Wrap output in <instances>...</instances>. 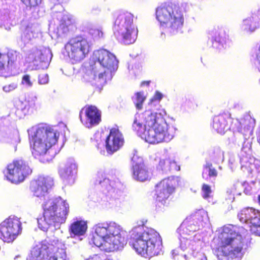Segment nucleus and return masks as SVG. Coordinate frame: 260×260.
I'll return each mask as SVG.
<instances>
[{
	"mask_svg": "<svg viewBox=\"0 0 260 260\" xmlns=\"http://www.w3.org/2000/svg\"><path fill=\"white\" fill-rule=\"evenodd\" d=\"M162 98L163 94L156 91L146 111L136 114L132 124L133 131L150 144L169 142L175 136V127L168 124L164 118L166 112L159 109Z\"/></svg>",
	"mask_w": 260,
	"mask_h": 260,
	"instance_id": "obj_1",
	"label": "nucleus"
},
{
	"mask_svg": "<svg viewBox=\"0 0 260 260\" xmlns=\"http://www.w3.org/2000/svg\"><path fill=\"white\" fill-rule=\"evenodd\" d=\"M118 67V61L114 54L104 49L95 50L89 66L84 70L83 79L92 86L102 87L112 79Z\"/></svg>",
	"mask_w": 260,
	"mask_h": 260,
	"instance_id": "obj_2",
	"label": "nucleus"
},
{
	"mask_svg": "<svg viewBox=\"0 0 260 260\" xmlns=\"http://www.w3.org/2000/svg\"><path fill=\"white\" fill-rule=\"evenodd\" d=\"M27 132L32 154L41 162H49L59 152L55 149L59 134L53 127L40 124L28 129Z\"/></svg>",
	"mask_w": 260,
	"mask_h": 260,
	"instance_id": "obj_3",
	"label": "nucleus"
},
{
	"mask_svg": "<svg viewBox=\"0 0 260 260\" xmlns=\"http://www.w3.org/2000/svg\"><path fill=\"white\" fill-rule=\"evenodd\" d=\"M94 234L91 241L96 246H104L108 251L121 249L127 243V233L114 221H106L95 224Z\"/></svg>",
	"mask_w": 260,
	"mask_h": 260,
	"instance_id": "obj_4",
	"label": "nucleus"
},
{
	"mask_svg": "<svg viewBox=\"0 0 260 260\" xmlns=\"http://www.w3.org/2000/svg\"><path fill=\"white\" fill-rule=\"evenodd\" d=\"M129 244L135 251L145 257H151L162 252V240L155 230L144 226H138L130 232Z\"/></svg>",
	"mask_w": 260,
	"mask_h": 260,
	"instance_id": "obj_5",
	"label": "nucleus"
},
{
	"mask_svg": "<svg viewBox=\"0 0 260 260\" xmlns=\"http://www.w3.org/2000/svg\"><path fill=\"white\" fill-rule=\"evenodd\" d=\"M220 246L213 249L219 260H240L243 256V242L241 235L232 225L224 226L218 236Z\"/></svg>",
	"mask_w": 260,
	"mask_h": 260,
	"instance_id": "obj_6",
	"label": "nucleus"
},
{
	"mask_svg": "<svg viewBox=\"0 0 260 260\" xmlns=\"http://www.w3.org/2000/svg\"><path fill=\"white\" fill-rule=\"evenodd\" d=\"M156 17L160 23L162 39L181 31L184 22V11L178 5L172 3L161 5L156 10Z\"/></svg>",
	"mask_w": 260,
	"mask_h": 260,
	"instance_id": "obj_7",
	"label": "nucleus"
},
{
	"mask_svg": "<svg viewBox=\"0 0 260 260\" xmlns=\"http://www.w3.org/2000/svg\"><path fill=\"white\" fill-rule=\"evenodd\" d=\"M43 217L38 219L39 228L45 232L54 231L65 222L69 211V205L65 200L58 197L49 199L43 205Z\"/></svg>",
	"mask_w": 260,
	"mask_h": 260,
	"instance_id": "obj_8",
	"label": "nucleus"
},
{
	"mask_svg": "<svg viewBox=\"0 0 260 260\" xmlns=\"http://www.w3.org/2000/svg\"><path fill=\"white\" fill-rule=\"evenodd\" d=\"M108 173L98 172L95 184L101 188L103 194L106 196L103 205L107 209L118 210L121 206L120 197L122 191L120 189L121 183L118 180L113 178V173H115V170H111Z\"/></svg>",
	"mask_w": 260,
	"mask_h": 260,
	"instance_id": "obj_9",
	"label": "nucleus"
},
{
	"mask_svg": "<svg viewBox=\"0 0 260 260\" xmlns=\"http://www.w3.org/2000/svg\"><path fill=\"white\" fill-rule=\"evenodd\" d=\"M133 14L128 12L120 13L113 26V32L117 40L122 44L134 43L137 38L138 30L133 23Z\"/></svg>",
	"mask_w": 260,
	"mask_h": 260,
	"instance_id": "obj_10",
	"label": "nucleus"
},
{
	"mask_svg": "<svg viewBox=\"0 0 260 260\" xmlns=\"http://www.w3.org/2000/svg\"><path fill=\"white\" fill-rule=\"evenodd\" d=\"M63 54L68 56L73 63L81 61L91 51V44L87 39L78 36L70 39L64 46Z\"/></svg>",
	"mask_w": 260,
	"mask_h": 260,
	"instance_id": "obj_11",
	"label": "nucleus"
},
{
	"mask_svg": "<svg viewBox=\"0 0 260 260\" xmlns=\"http://www.w3.org/2000/svg\"><path fill=\"white\" fill-rule=\"evenodd\" d=\"M23 51L26 62L32 63L37 69H47L53 56L50 49L43 46H26Z\"/></svg>",
	"mask_w": 260,
	"mask_h": 260,
	"instance_id": "obj_12",
	"label": "nucleus"
},
{
	"mask_svg": "<svg viewBox=\"0 0 260 260\" xmlns=\"http://www.w3.org/2000/svg\"><path fill=\"white\" fill-rule=\"evenodd\" d=\"M209 218L207 211L199 210L187 217L177 229V233L181 234H190L208 226Z\"/></svg>",
	"mask_w": 260,
	"mask_h": 260,
	"instance_id": "obj_13",
	"label": "nucleus"
},
{
	"mask_svg": "<svg viewBox=\"0 0 260 260\" xmlns=\"http://www.w3.org/2000/svg\"><path fill=\"white\" fill-rule=\"evenodd\" d=\"M31 172L28 163L22 159L14 160L3 172L7 180L15 184L22 182Z\"/></svg>",
	"mask_w": 260,
	"mask_h": 260,
	"instance_id": "obj_14",
	"label": "nucleus"
},
{
	"mask_svg": "<svg viewBox=\"0 0 260 260\" xmlns=\"http://www.w3.org/2000/svg\"><path fill=\"white\" fill-rule=\"evenodd\" d=\"M21 231V222L15 216H11L0 224V238L5 242H13Z\"/></svg>",
	"mask_w": 260,
	"mask_h": 260,
	"instance_id": "obj_15",
	"label": "nucleus"
},
{
	"mask_svg": "<svg viewBox=\"0 0 260 260\" xmlns=\"http://www.w3.org/2000/svg\"><path fill=\"white\" fill-rule=\"evenodd\" d=\"M178 178L175 176L164 179L155 186V200L158 204L165 205L175 191Z\"/></svg>",
	"mask_w": 260,
	"mask_h": 260,
	"instance_id": "obj_16",
	"label": "nucleus"
},
{
	"mask_svg": "<svg viewBox=\"0 0 260 260\" xmlns=\"http://www.w3.org/2000/svg\"><path fill=\"white\" fill-rule=\"evenodd\" d=\"M208 37V45L219 51L229 47L231 44L229 35L222 27L216 26L209 29Z\"/></svg>",
	"mask_w": 260,
	"mask_h": 260,
	"instance_id": "obj_17",
	"label": "nucleus"
},
{
	"mask_svg": "<svg viewBox=\"0 0 260 260\" xmlns=\"http://www.w3.org/2000/svg\"><path fill=\"white\" fill-rule=\"evenodd\" d=\"M240 221L247 224L251 232L260 236V211L252 208L242 209L238 214Z\"/></svg>",
	"mask_w": 260,
	"mask_h": 260,
	"instance_id": "obj_18",
	"label": "nucleus"
},
{
	"mask_svg": "<svg viewBox=\"0 0 260 260\" xmlns=\"http://www.w3.org/2000/svg\"><path fill=\"white\" fill-rule=\"evenodd\" d=\"M239 122L241 127L238 132L234 134L237 141H246L248 139L252 140V134L255 125V119L252 116L250 113H246Z\"/></svg>",
	"mask_w": 260,
	"mask_h": 260,
	"instance_id": "obj_19",
	"label": "nucleus"
},
{
	"mask_svg": "<svg viewBox=\"0 0 260 260\" xmlns=\"http://www.w3.org/2000/svg\"><path fill=\"white\" fill-rule=\"evenodd\" d=\"M19 54L13 50L0 51V76L8 77L12 74Z\"/></svg>",
	"mask_w": 260,
	"mask_h": 260,
	"instance_id": "obj_20",
	"label": "nucleus"
},
{
	"mask_svg": "<svg viewBox=\"0 0 260 260\" xmlns=\"http://www.w3.org/2000/svg\"><path fill=\"white\" fill-rule=\"evenodd\" d=\"M81 123L86 127L91 128L99 124L101 121L100 111L94 106H86L83 108L79 113Z\"/></svg>",
	"mask_w": 260,
	"mask_h": 260,
	"instance_id": "obj_21",
	"label": "nucleus"
},
{
	"mask_svg": "<svg viewBox=\"0 0 260 260\" xmlns=\"http://www.w3.org/2000/svg\"><path fill=\"white\" fill-rule=\"evenodd\" d=\"M53 185V180L51 177L40 176L31 182L30 189L34 196L40 199L45 198Z\"/></svg>",
	"mask_w": 260,
	"mask_h": 260,
	"instance_id": "obj_22",
	"label": "nucleus"
},
{
	"mask_svg": "<svg viewBox=\"0 0 260 260\" xmlns=\"http://www.w3.org/2000/svg\"><path fill=\"white\" fill-rule=\"evenodd\" d=\"M124 143V138L117 128H112L105 141V146L108 154H113L120 149Z\"/></svg>",
	"mask_w": 260,
	"mask_h": 260,
	"instance_id": "obj_23",
	"label": "nucleus"
},
{
	"mask_svg": "<svg viewBox=\"0 0 260 260\" xmlns=\"http://www.w3.org/2000/svg\"><path fill=\"white\" fill-rule=\"evenodd\" d=\"M132 165L134 179L143 182L150 178V173L145 166L143 158L137 154H134L132 158Z\"/></svg>",
	"mask_w": 260,
	"mask_h": 260,
	"instance_id": "obj_24",
	"label": "nucleus"
},
{
	"mask_svg": "<svg viewBox=\"0 0 260 260\" xmlns=\"http://www.w3.org/2000/svg\"><path fill=\"white\" fill-rule=\"evenodd\" d=\"M77 165L74 158H69L67 159L64 167L59 170V176L64 184L67 185L74 184L77 173Z\"/></svg>",
	"mask_w": 260,
	"mask_h": 260,
	"instance_id": "obj_25",
	"label": "nucleus"
},
{
	"mask_svg": "<svg viewBox=\"0 0 260 260\" xmlns=\"http://www.w3.org/2000/svg\"><path fill=\"white\" fill-rule=\"evenodd\" d=\"M54 7L53 8V17L56 19L60 23L58 27V32L65 34L69 31L68 25L71 23L70 17L67 12L64 9L61 3H54Z\"/></svg>",
	"mask_w": 260,
	"mask_h": 260,
	"instance_id": "obj_26",
	"label": "nucleus"
},
{
	"mask_svg": "<svg viewBox=\"0 0 260 260\" xmlns=\"http://www.w3.org/2000/svg\"><path fill=\"white\" fill-rule=\"evenodd\" d=\"M232 122L230 113L224 111L213 117L211 125L217 133L223 135L230 129Z\"/></svg>",
	"mask_w": 260,
	"mask_h": 260,
	"instance_id": "obj_27",
	"label": "nucleus"
},
{
	"mask_svg": "<svg viewBox=\"0 0 260 260\" xmlns=\"http://www.w3.org/2000/svg\"><path fill=\"white\" fill-rule=\"evenodd\" d=\"M239 145L242 144V148L240 153L238 154V159L239 164L241 165L242 169H245L248 171L249 167H251L250 161L252 158L254 157L251 156V144L252 141L250 139H248L246 141H236Z\"/></svg>",
	"mask_w": 260,
	"mask_h": 260,
	"instance_id": "obj_28",
	"label": "nucleus"
},
{
	"mask_svg": "<svg viewBox=\"0 0 260 260\" xmlns=\"http://www.w3.org/2000/svg\"><path fill=\"white\" fill-rule=\"evenodd\" d=\"M87 229V225L85 221L76 220L74 221L69 228L70 238H68V240H72V242L74 243H76L74 239L77 240L79 241H81Z\"/></svg>",
	"mask_w": 260,
	"mask_h": 260,
	"instance_id": "obj_29",
	"label": "nucleus"
},
{
	"mask_svg": "<svg viewBox=\"0 0 260 260\" xmlns=\"http://www.w3.org/2000/svg\"><path fill=\"white\" fill-rule=\"evenodd\" d=\"M260 26V10L244 19L241 24V29L246 33H251Z\"/></svg>",
	"mask_w": 260,
	"mask_h": 260,
	"instance_id": "obj_30",
	"label": "nucleus"
},
{
	"mask_svg": "<svg viewBox=\"0 0 260 260\" xmlns=\"http://www.w3.org/2000/svg\"><path fill=\"white\" fill-rule=\"evenodd\" d=\"M35 107V100L32 99L31 101L25 100L22 101L19 100L16 102L15 114L19 118H21L26 115L30 114L33 112V110Z\"/></svg>",
	"mask_w": 260,
	"mask_h": 260,
	"instance_id": "obj_31",
	"label": "nucleus"
},
{
	"mask_svg": "<svg viewBox=\"0 0 260 260\" xmlns=\"http://www.w3.org/2000/svg\"><path fill=\"white\" fill-rule=\"evenodd\" d=\"M180 166L177 165L173 156L165 159H161L157 167L158 170H161L163 173H168L171 171H179Z\"/></svg>",
	"mask_w": 260,
	"mask_h": 260,
	"instance_id": "obj_32",
	"label": "nucleus"
},
{
	"mask_svg": "<svg viewBox=\"0 0 260 260\" xmlns=\"http://www.w3.org/2000/svg\"><path fill=\"white\" fill-rule=\"evenodd\" d=\"M82 31L87 32L94 40H98L103 37L104 34L101 28H94L93 23L89 21H84L80 26Z\"/></svg>",
	"mask_w": 260,
	"mask_h": 260,
	"instance_id": "obj_33",
	"label": "nucleus"
},
{
	"mask_svg": "<svg viewBox=\"0 0 260 260\" xmlns=\"http://www.w3.org/2000/svg\"><path fill=\"white\" fill-rule=\"evenodd\" d=\"M57 248V250L54 252L53 255L50 256L47 260H69L67 257L65 245L61 242L56 244V246ZM26 260H39L37 258L29 256Z\"/></svg>",
	"mask_w": 260,
	"mask_h": 260,
	"instance_id": "obj_34",
	"label": "nucleus"
},
{
	"mask_svg": "<svg viewBox=\"0 0 260 260\" xmlns=\"http://www.w3.org/2000/svg\"><path fill=\"white\" fill-rule=\"evenodd\" d=\"M27 7H29L32 10V16L35 18H37L43 16L45 11L41 8L40 5L42 0H21Z\"/></svg>",
	"mask_w": 260,
	"mask_h": 260,
	"instance_id": "obj_35",
	"label": "nucleus"
},
{
	"mask_svg": "<svg viewBox=\"0 0 260 260\" xmlns=\"http://www.w3.org/2000/svg\"><path fill=\"white\" fill-rule=\"evenodd\" d=\"M217 176V171L213 167L211 162L207 160L204 165L202 171L203 179L214 183Z\"/></svg>",
	"mask_w": 260,
	"mask_h": 260,
	"instance_id": "obj_36",
	"label": "nucleus"
},
{
	"mask_svg": "<svg viewBox=\"0 0 260 260\" xmlns=\"http://www.w3.org/2000/svg\"><path fill=\"white\" fill-rule=\"evenodd\" d=\"M179 241H180V248L183 251H185L186 250H189L193 251L196 249V247L193 245V243H195L194 240L190 239V237H188L190 234H183L181 235V234H179Z\"/></svg>",
	"mask_w": 260,
	"mask_h": 260,
	"instance_id": "obj_37",
	"label": "nucleus"
},
{
	"mask_svg": "<svg viewBox=\"0 0 260 260\" xmlns=\"http://www.w3.org/2000/svg\"><path fill=\"white\" fill-rule=\"evenodd\" d=\"M209 161L219 164L224 160L223 151L219 147H214L209 153Z\"/></svg>",
	"mask_w": 260,
	"mask_h": 260,
	"instance_id": "obj_38",
	"label": "nucleus"
},
{
	"mask_svg": "<svg viewBox=\"0 0 260 260\" xmlns=\"http://www.w3.org/2000/svg\"><path fill=\"white\" fill-rule=\"evenodd\" d=\"M11 15L6 9H0V27H4L6 30L10 29Z\"/></svg>",
	"mask_w": 260,
	"mask_h": 260,
	"instance_id": "obj_39",
	"label": "nucleus"
},
{
	"mask_svg": "<svg viewBox=\"0 0 260 260\" xmlns=\"http://www.w3.org/2000/svg\"><path fill=\"white\" fill-rule=\"evenodd\" d=\"M35 40L32 31L29 28H26L21 36V41L24 44V47L33 46Z\"/></svg>",
	"mask_w": 260,
	"mask_h": 260,
	"instance_id": "obj_40",
	"label": "nucleus"
},
{
	"mask_svg": "<svg viewBox=\"0 0 260 260\" xmlns=\"http://www.w3.org/2000/svg\"><path fill=\"white\" fill-rule=\"evenodd\" d=\"M146 99V96L143 91L136 92L132 97V100L137 109L141 110L143 104Z\"/></svg>",
	"mask_w": 260,
	"mask_h": 260,
	"instance_id": "obj_41",
	"label": "nucleus"
},
{
	"mask_svg": "<svg viewBox=\"0 0 260 260\" xmlns=\"http://www.w3.org/2000/svg\"><path fill=\"white\" fill-rule=\"evenodd\" d=\"M250 161L251 162V164L250 165L251 167H249L248 171L252 172L253 171L254 169H255L258 173V179L260 181V160L255 157H253L251 159Z\"/></svg>",
	"mask_w": 260,
	"mask_h": 260,
	"instance_id": "obj_42",
	"label": "nucleus"
},
{
	"mask_svg": "<svg viewBox=\"0 0 260 260\" xmlns=\"http://www.w3.org/2000/svg\"><path fill=\"white\" fill-rule=\"evenodd\" d=\"M18 85L17 81L9 82L3 87V90L6 93H9L16 89L18 88Z\"/></svg>",
	"mask_w": 260,
	"mask_h": 260,
	"instance_id": "obj_43",
	"label": "nucleus"
},
{
	"mask_svg": "<svg viewBox=\"0 0 260 260\" xmlns=\"http://www.w3.org/2000/svg\"><path fill=\"white\" fill-rule=\"evenodd\" d=\"M239 164L238 154H232L230 155L229 159V165L231 169L233 171L234 169Z\"/></svg>",
	"mask_w": 260,
	"mask_h": 260,
	"instance_id": "obj_44",
	"label": "nucleus"
},
{
	"mask_svg": "<svg viewBox=\"0 0 260 260\" xmlns=\"http://www.w3.org/2000/svg\"><path fill=\"white\" fill-rule=\"evenodd\" d=\"M21 84L27 88L32 87L33 81L31 76L28 74H24L22 78Z\"/></svg>",
	"mask_w": 260,
	"mask_h": 260,
	"instance_id": "obj_45",
	"label": "nucleus"
},
{
	"mask_svg": "<svg viewBox=\"0 0 260 260\" xmlns=\"http://www.w3.org/2000/svg\"><path fill=\"white\" fill-rule=\"evenodd\" d=\"M211 189L210 186L204 184L202 186V196L204 199H207L210 198Z\"/></svg>",
	"mask_w": 260,
	"mask_h": 260,
	"instance_id": "obj_46",
	"label": "nucleus"
},
{
	"mask_svg": "<svg viewBox=\"0 0 260 260\" xmlns=\"http://www.w3.org/2000/svg\"><path fill=\"white\" fill-rule=\"evenodd\" d=\"M255 63L257 64L258 71L260 72V42L257 45V49L255 51ZM259 81L260 83V78Z\"/></svg>",
	"mask_w": 260,
	"mask_h": 260,
	"instance_id": "obj_47",
	"label": "nucleus"
},
{
	"mask_svg": "<svg viewBox=\"0 0 260 260\" xmlns=\"http://www.w3.org/2000/svg\"><path fill=\"white\" fill-rule=\"evenodd\" d=\"M242 186V184H240V183H237L236 184H234V188L232 189H228L227 190V191H226V193L229 195V196H231V197H229V199L230 200H232V201H234V197H233V196H234L236 193H237V194L238 195H240L241 194V193H237L236 192V187L237 186Z\"/></svg>",
	"mask_w": 260,
	"mask_h": 260,
	"instance_id": "obj_48",
	"label": "nucleus"
},
{
	"mask_svg": "<svg viewBox=\"0 0 260 260\" xmlns=\"http://www.w3.org/2000/svg\"><path fill=\"white\" fill-rule=\"evenodd\" d=\"M49 82V76L47 74H41L39 76L38 83L39 84L43 85L47 84Z\"/></svg>",
	"mask_w": 260,
	"mask_h": 260,
	"instance_id": "obj_49",
	"label": "nucleus"
},
{
	"mask_svg": "<svg viewBox=\"0 0 260 260\" xmlns=\"http://www.w3.org/2000/svg\"><path fill=\"white\" fill-rule=\"evenodd\" d=\"M49 247L48 246L47 243L46 242L44 241L42 243L41 247L40 248V253H42L44 255L46 253L48 254V249Z\"/></svg>",
	"mask_w": 260,
	"mask_h": 260,
	"instance_id": "obj_50",
	"label": "nucleus"
},
{
	"mask_svg": "<svg viewBox=\"0 0 260 260\" xmlns=\"http://www.w3.org/2000/svg\"><path fill=\"white\" fill-rule=\"evenodd\" d=\"M7 121V119L5 117H1L0 118V128L4 125H5V122Z\"/></svg>",
	"mask_w": 260,
	"mask_h": 260,
	"instance_id": "obj_51",
	"label": "nucleus"
},
{
	"mask_svg": "<svg viewBox=\"0 0 260 260\" xmlns=\"http://www.w3.org/2000/svg\"><path fill=\"white\" fill-rule=\"evenodd\" d=\"M53 3H66L68 0H50Z\"/></svg>",
	"mask_w": 260,
	"mask_h": 260,
	"instance_id": "obj_52",
	"label": "nucleus"
},
{
	"mask_svg": "<svg viewBox=\"0 0 260 260\" xmlns=\"http://www.w3.org/2000/svg\"><path fill=\"white\" fill-rule=\"evenodd\" d=\"M150 82V81H143L141 83V86H148L149 85Z\"/></svg>",
	"mask_w": 260,
	"mask_h": 260,
	"instance_id": "obj_53",
	"label": "nucleus"
},
{
	"mask_svg": "<svg viewBox=\"0 0 260 260\" xmlns=\"http://www.w3.org/2000/svg\"><path fill=\"white\" fill-rule=\"evenodd\" d=\"M15 139H16V140H15V143H19L20 142V139L19 138V136L18 135V134H16L15 135Z\"/></svg>",
	"mask_w": 260,
	"mask_h": 260,
	"instance_id": "obj_54",
	"label": "nucleus"
},
{
	"mask_svg": "<svg viewBox=\"0 0 260 260\" xmlns=\"http://www.w3.org/2000/svg\"><path fill=\"white\" fill-rule=\"evenodd\" d=\"M177 257L178 259H179V258H180L181 259H184V260H187V256L186 254L178 255Z\"/></svg>",
	"mask_w": 260,
	"mask_h": 260,
	"instance_id": "obj_55",
	"label": "nucleus"
},
{
	"mask_svg": "<svg viewBox=\"0 0 260 260\" xmlns=\"http://www.w3.org/2000/svg\"><path fill=\"white\" fill-rule=\"evenodd\" d=\"M173 257L175 259V256H177V253L176 252L175 250H173L172 252Z\"/></svg>",
	"mask_w": 260,
	"mask_h": 260,
	"instance_id": "obj_56",
	"label": "nucleus"
},
{
	"mask_svg": "<svg viewBox=\"0 0 260 260\" xmlns=\"http://www.w3.org/2000/svg\"><path fill=\"white\" fill-rule=\"evenodd\" d=\"M257 141H258V142L260 144V133H259V135L258 136V137L257 138Z\"/></svg>",
	"mask_w": 260,
	"mask_h": 260,
	"instance_id": "obj_57",
	"label": "nucleus"
},
{
	"mask_svg": "<svg viewBox=\"0 0 260 260\" xmlns=\"http://www.w3.org/2000/svg\"><path fill=\"white\" fill-rule=\"evenodd\" d=\"M258 201L259 204L260 205V194L258 195Z\"/></svg>",
	"mask_w": 260,
	"mask_h": 260,
	"instance_id": "obj_58",
	"label": "nucleus"
},
{
	"mask_svg": "<svg viewBox=\"0 0 260 260\" xmlns=\"http://www.w3.org/2000/svg\"><path fill=\"white\" fill-rule=\"evenodd\" d=\"M218 168H219V169L220 170H221V166H219V167H218Z\"/></svg>",
	"mask_w": 260,
	"mask_h": 260,
	"instance_id": "obj_59",
	"label": "nucleus"
},
{
	"mask_svg": "<svg viewBox=\"0 0 260 260\" xmlns=\"http://www.w3.org/2000/svg\"><path fill=\"white\" fill-rule=\"evenodd\" d=\"M16 150V146H15V151Z\"/></svg>",
	"mask_w": 260,
	"mask_h": 260,
	"instance_id": "obj_60",
	"label": "nucleus"
}]
</instances>
